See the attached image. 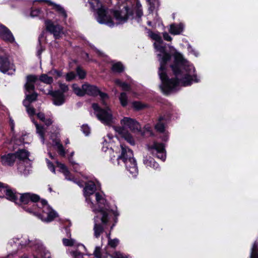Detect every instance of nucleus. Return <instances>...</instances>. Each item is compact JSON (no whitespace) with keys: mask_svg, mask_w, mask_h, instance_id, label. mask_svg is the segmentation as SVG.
Segmentation results:
<instances>
[{"mask_svg":"<svg viewBox=\"0 0 258 258\" xmlns=\"http://www.w3.org/2000/svg\"><path fill=\"white\" fill-rule=\"evenodd\" d=\"M75 77H76V75H75V73L71 72L68 73L66 75V79L67 81L69 82V81H71L73 80V79H74L75 78Z\"/></svg>","mask_w":258,"mask_h":258,"instance_id":"37998d69","label":"nucleus"},{"mask_svg":"<svg viewBox=\"0 0 258 258\" xmlns=\"http://www.w3.org/2000/svg\"><path fill=\"white\" fill-rule=\"evenodd\" d=\"M33 123L35 125L36 128V132L39 135L43 144L44 143V130L43 126L39 125L36 122L34 121V120H32Z\"/></svg>","mask_w":258,"mask_h":258,"instance_id":"c85d7f7f","label":"nucleus"},{"mask_svg":"<svg viewBox=\"0 0 258 258\" xmlns=\"http://www.w3.org/2000/svg\"><path fill=\"white\" fill-rule=\"evenodd\" d=\"M26 108V111L28 114L30 116H33L35 114V110L30 104H28V106H25Z\"/></svg>","mask_w":258,"mask_h":258,"instance_id":"ea45409f","label":"nucleus"},{"mask_svg":"<svg viewBox=\"0 0 258 258\" xmlns=\"http://www.w3.org/2000/svg\"><path fill=\"white\" fill-rule=\"evenodd\" d=\"M143 163L147 167H151L155 170L159 168V164L151 157H144Z\"/></svg>","mask_w":258,"mask_h":258,"instance_id":"6ab92c4d","label":"nucleus"},{"mask_svg":"<svg viewBox=\"0 0 258 258\" xmlns=\"http://www.w3.org/2000/svg\"><path fill=\"white\" fill-rule=\"evenodd\" d=\"M57 166L59 168L60 171L63 173L66 177V179L72 180L73 179L71 178V174L68 170L66 166L59 162H56Z\"/></svg>","mask_w":258,"mask_h":258,"instance_id":"4be33fe9","label":"nucleus"},{"mask_svg":"<svg viewBox=\"0 0 258 258\" xmlns=\"http://www.w3.org/2000/svg\"><path fill=\"white\" fill-rule=\"evenodd\" d=\"M95 196L99 209L95 211L97 215L94 218L93 231L94 236L96 238H99L104 231L109 221L108 211L103 209V206H105L106 201L102 195L99 192H96Z\"/></svg>","mask_w":258,"mask_h":258,"instance_id":"20e7f679","label":"nucleus"},{"mask_svg":"<svg viewBox=\"0 0 258 258\" xmlns=\"http://www.w3.org/2000/svg\"><path fill=\"white\" fill-rule=\"evenodd\" d=\"M146 29L148 30V33L149 37L153 40H155L156 43H163V40L159 33H154L150 30L148 29L147 28H146Z\"/></svg>","mask_w":258,"mask_h":258,"instance_id":"a878e982","label":"nucleus"},{"mask_svg":"<svg viewBox=\"0 0 258 258\" xmlns=\"http://www.w3.org/2000/svg\"><path fill=\"white\" fill-rule=\"evenodd\" d=\"M119 99L121 105L123 106H126L128 103V97L125 93L122 92L120 94Z\"/></svg>","mask_w":258,"mask_h":258,"instance_id":"72a5a7b5","label":"nucleus"},{"mask_svg":"<svg viewBox=\"0 0 258 258\" xmlns=\"http://www.w3.org/2000/svg\"><path fill=\"white\" fill-rule=\"evenodd\" d=\"M162 139L164 142H166L168 140V136L166 135V133H165V135L162 137Z\"/></svg>","mask_w":258,"mask_h":258,"instance_id":"bf43d9fd","label":"nucleus"},{"mask_svg":"<svg viewBox=\"0 0 258 258\" xmlns=\"http://www.w3.org/2000/svg\"><path fill=\"white\" fill-rule=\"evenodd\" d=\"M59 86L63 93L66 92L69 90L68 86L65 84L60 83Z\"/></svg>","mask_w":258,"mask_h":258,"instance_id":"49530a36","label":"nucleus"},{"mask_svg":"<svg viewBox=\"0 0 258 258\" xmlns=\"http://www.w3.org/2000/svg\"><path fill=\"white\" fill-rule=\"evenodd\" d=\"M250 258H258V241L254 243L250 255Z\"/></svg>","mask_w":258,"mask_h":258,"instance_id":"7c9ffc66","label":"nucleus"},{"mask_svg":"<svg viewBox=\"0 0 258 258\" xmlns=\"http://www.w3.org/2000/svg\"><path fill=\"white\" fill-rule=\"evenodd\" d=\"M37 80L38 77L35 75H30L26 77V82L24 85L25 99L23 102L24 106L37 100L38 94L34 91V84Z\"/></svg>","mask_w":258,"mask_h":258,"instance_id":"0eeeda50","label":"nucleus"},{"mask_svg":"<svg viewBox=\"0 0 258 258\" xmlns=\"http://www.w3.org/2000/svg\"><path fill=\"white\" fill-rule=\"evenodd\" d=\"M46 29L53 35L55 39H59L63 34V28L59 25H54L50 20L45 21Z\"/></svg>","mask_w":258,"mask_h":258,"instance_id":"9b49d317","label":"nucleus"},{"mask_svg":"<svg viewBox=\"0 0 258 258\" xmlns=\"http://www.w3.org/2000/svg\"><path fill=\"white\" fill-rule=\"evenodd\" d=\"M161 44L155 42L154 46L157 51L161 53L158 54L160 64L158 75L162 83V89L169 93L177 90L180 86H187L194 82H198L195 67L180 53L175 54L174 63L171 66L175 78L168 79L166 74V64L171 59V55L165 51V47L161 45Z\"/></svg>","mask_w":258,"mask_h":258,"instance_id":"f257e3e1","label":"nucleus"},{"mask_svg":"<svg viewBox=\"0 0 258 258\" xmlns=\"http://www.w3.org/2000/svg\"><path fill=\"white\" fill-rule=\"evenodd\" d=\"M136 15L137 17V22L140 23L141 20V17L143 16V11L140 8H138L136 11Z\"/></svg>","mask_w":258,"mask_h":258,"instance_id":"79ce46f5","label":"nucleus"},{"mask_svg":"<svg viewBox=\"0 0 258 258\" xmlns=\"http://www.w3.org/2000/svg\"><path fill=\"white\" fill-rule=\"evenodd\" d=\"M54 73L55 74H56L57 75V76L58 77H59L61 76V75H62V73L61 72L58 71L57 70H54Z\"/></svg>","mask_w":258,"mask_h":258,"instance_id":"13d9d810","label":"nucleus"},{"mask_svg":"<svg viewBox=\"0 0 258 258\" xmlns=\"http://www.w3.org/2000/svg\"><path fill=\"white\" fill-rule=\"evenodd\" d=\"M43 122L47 126H49L52 123V121L50 118L45 119L44 121Z\"/></svg>","mask_w":258,"mask_h":258,"instance_id":"5fc2aeb1","label":"nucleus"},{"mask_svg":"<svg viewBox=\"0 0 258 258\" xmlns=\"http://www.w3.org/2000/svg\"><path fill=\"white\" fill-rule=\"evenodd\" d=\"M96 189V185L92 181L88 182L84 188V195L86 197V200L90 204V206L93 211H95L96 209L94 208V204L90 196L95 192Z\"/></svg>","mask_w":258,"mask_h":258,"instance_id":"f8f14e48","label":"nucleus"},{"mask_svg":"<svg viewBox=\"0 0 258 258\" xmlns=\"http://www.w3.org/2000/svg\"><path fill=\"white\" fill-rule=\"evenodd\" d=\"M71 254L74 258H83L84 254L79 249L71 251Z\"/></svg>","mask_w":258,"mask_h":258,"instance_id":"58836bf2","label":"nucleus"},{"mask_svg":"<svg viewBox=\"0 0 258 258\" xmlns=\"http://www.w3.org/2000/svg\"><path fill=\"white\" fill-rule=\"evenodd\" d=\"M10 70L15 71L14 64L10 62L7 56H0V71L7 73Z\"/></svg>","mask_w":258,"mask_h":258,"instance_id":"ddd939ff","label":"nucleus"},{"mask_svg":"<svg viewBox=\"0 0 258 258\" xmlns=\"http://www.w3.org/2000/svg\"><path fill=\"white\" fill-rule=\"evenodd\" d=\"M124 11H113V15L118 24H122L126 22L128 19V9L127 7H124Z\"/></svg>","mask_w":258,"mask_h":258,"instance_id":"dca6fc26","label":"nucleus"},{"mask_svg":"<svg viewBox=\"0 0 258 258\" xmlns=\"http://www.w3.org/2000/svg\"><path fill=\"white\" fill-rule=\"evenodd\" d=\"M165 118L163 117H160L155 125V130L158 132L164 133L165 128Z\"/></svg>","mask_w":258,"mask_h":258,"instance_id":"b1692460","label":"nucleus"},{"mask_svg":"<svg viewBox=\"0 0 258 258\" xmlns=\"http://www.w3.org/2000/svg\"><path fill=\"white\" fill-rule=\"evenodd\" d=\"M77 74L80 79H83L86 77V72L81 67H78L76 69Z\"/></svg>","mask_w":258,"mask_h":258,"instance_id":"e433bc0d","label":"nucleus"},{"mask_svg":"<svg viewBox=\"0 0 258 258\" xmlns=\"http://www.w3.org/2000/svg\"><path fill=\"white\" fill-rule=\"evenodd\" d=\"M110 233L107 234V237L108 239V244L111 247L115 248L117 246L119 243V240L117 238H114L113 239H111L110 238Z\"/></svg>","mask_w":258,"mask_h":258,"instance_id":"473e14b6","label":"nucleus"},{"mask_svg":"<svg viewBox=\"0 0 258 258\" xmlns=\"http://www.w3.org/2000/svg\"><path fill=\"white\" fill-rule=\"evenodd\" d=\"M78 247L80 248V250H85L86 248L84 246V245L83 244L78 245Z\"/></svg>","mask_w":258,"mask_h":258,"instance_id":"680f3d73","label":"nucleus"},{"mask_svg":"<svg viewBox=\"0 0 258 258\" xmlns=\"http://www.w3.org/2000/svg\"><path fill=\"white\" fill-rule=\"evenodd\" d=\"M43 49H42V46L40 44L39 48L38 49L37 52V56H40V55L41 54V53L43 51Z\"/></svg>","mask_w":258,"mask_h":258,"instance_id":"6e6d98bb","label":"nucleus"},{"mask_svg":"<svg viewBox=\"0 0 258 258\" xmlns=\"http://www.w3.org/2000/svg\"><path fill=\"white\" fill-rule=\"evenodd\" d=\"M156 22H154V24H153L152 22H151V21H148L147 22V24L148 26H151L152 27H154L156 26Z\"/></svg>","mask_w":258,"mask_h":258,"instance_id":"4d7b16f0","label":"nucleus"},{"mask_svg":"<svg viewBox=\"0 0 258 258\" xmlns=\"http://www.w3.org/2000/svg\"><path fill=\"white\" fill-rule=\"evenodd\" d=\"M65 144H66V145L70 144V141H69V139H67L65 140Z\"/></svg>","mask_w":258,"mask_h":258,"instance_id":"e2e57ef3","label":"nucleus"},{"mask_svg":"<svg viewBox=\"0 0 258 258\" xmlns=\"http://www.w3.org/2000/svg\"><path fill=\"white\" fill-rule=\"evenodd\" d=\"M71 232H70V231H67V236H68V237H70V236H71Z\"/></svg>","mask_w":258,"mask_h":258,"instance_id":"69168bd1","label":"nucleus"},{"mask_svg":"<svg viewBox=\"0 0 258 258\" xmlns=\"http://www.w3.org/2000/svg\"><path fill=\"white\" fill-rule=\"evenodd\" d=\"M30 166H27L26 167H25L24 163L21 162L19 164L18 167V171L21 175H24L25 176L28 175L30 172Z\"/></svg>","mask_w":258,"mask_h":258,"instance_id":"bb28decb","label":"nucleus"},{"mask_svg":"<svg viewBox=\"0 0 258 258\" xmlns=\"http://www.w3.org/2000/svg\"><path fill=\"white\" fill-rule=\"evenodd\" d=\"M133 107L137 110H140L144 107L143 104L140 102L135 101L133 103Z\"/></svg>","mask_w":258,"mask_h":258,"instance_id":"c03bdc74","label":"nucleus"},{"mask_svg":"<svg viewBox=\"0 0 258 258\" xmlns=\"http://www.w3.org/2000/svg\"><path fill=\"white\" fill-rule=\"evenodd\" d=\"M163 36L164 40L166 41H171L172 40V37L167 32L163 33Z\"/></svg>","mask_w":258,"mask_h":258,"instance_id":"3c124183","label":"nucleus"},{"mask_svg":"<svg viewBox=\"0 0 258 258\" xmlns=\"http://www.w3.org/2000/svg\"><path fill=\"white\" fill-rule=\"evenodd\" d=\"M47 166L48 168L50 169L51 171H52L53 173H55V168L53 164L49 161L48 159H46Z\"/></svg>","mask_w":258,"mask_h":258,"instance_id":"de8ad7c7","label":"nucleus"},{"mask_svg":"<svg viewBox=\"0 0 258 258\" xmlns=\"http://www.w3.org/2000/svg\"><path fill=\"white\" fill-rule=\"evenodd\" d=\"M62 243L64 246H71L75 244V240L72 239V238H70V239L63 238L62 239Z\"/></svg>","mask_w":258,"mask_h":258,"instance_id":"4c0bfd02","label":"nucleus"},{"mask_svg":"<svg viewBox=\"0 0 258 258\" xmlns=\"http://www.w3.org/2000/svg\"><path fill=\"white\" fill-rule=\"evenodd\" d=\"M40 81L47 84H51L53 82V78L49 77L46 74H42L39 77Z\"/></svg>","mask_w":258,"mask_h":258,"instance_id":"2f4dec72","label":"nucleus"},{"mask_svg":"<svg viewBox=\"0 0 258 258\" xmlns=\"http://www.w3.org/2000/svg\"><path fill=\"white\" fill-rule=\"evenodd\" d=\"M0 37L5 41L13 43L15 38L10 30L4 25L0 24Z\"/></svg>","mask_w":258,"mask_h":258,"instance_id":"4468645a","label":"nucleus"},{"mask_svg":"<svg viewBox=\"0 0 258 258\" xmlns=\"http://www.w3.org/2000/svg\"><path fill=\"white\" fill-rule=\"evenodd\" d=\"M11 188L7 184H5L3 183L0 182V189L1 191H3L4 192L6 195V189L7 188Z\"/></svg>","mask_w":258,"mask_h":258,"instance_id":"09e8293b","label":"nucleus"},{"mask_svg":"<svg viewBox=\"0 0 258 258\" xmlns=\"http://www.w3.org/2000/svg\"><path fill=\"white\" fill-rule=\"evenodd\" d=\"M115 130L119 134L121 135L122 137L124 138V139L130 144L132 145H135L134 140L130 134L126 133L125 132H123V130L120 127H115Z\"/></svg>","mask_w":258,"mask_h":258,"instance_id":"aec40b11","label":"nucleus"},{"mask_svg":"<svg viewBox=\"0 0 258 258\" xmlns=\"http://www.w3.org/2000/svg\"><path fill=\"white\" fill-rule=\"evenodd\" d=\"M47 94L53 97V103L55 105L59 106L64 102V94L60 91H52L51 90H49Z\"/></svg>","mask_w":258,"mask_h":258,"instance_id":"2eb2a0df","label":"nucleus"},{"mask_svg":"<svg viewBox=\"0 0 258 258\" xmlns=\"http://www.w3.org/2000/svg\"><path fill=\"white\" fill-rule=\"evenodd\" d=\"M6 198L17 204L29 205L30 207H23L27 212L35 213L37 208L42 209V214L40 218L44 222H51L57 217V213L47 204L45 200H40L38 195L27 192L22 195L17 193L14 189L7 188Z\"/></svg>","mask_w":258,"mask_h":258,"instance_id":"f03ea898","label":"nucleus"},{"mask_svg":"<svg viewBox=\"0 0 258 258\" xmlns=\"http://www.w3.org/2000/svg\"><path fill=\"white\" fill-rule=\"evenodd\" d=\"M40 245V243L38 240H30L27 236L22 237L21 240L18 238H13L8 244L7 249L9 252L8 256L16 254L19 250L26 246H36L39 248Z\"/></svg>","mask_w":258,"mask_h":258,"instance_id":"423d86ee","label":"nucleus"},{"mask_svg":"<svg viewBox=\"0 0 258 258\" xmlns=\"http://www.w3.org/2000/svg\"><path fill=\"white\" fill-rule=\"evenodd\" d=\"M115 83L120 86L122 90L124 91H130V86L128 84L125 82H122L120 80L118 79H116L115 80Z\"/></svg>","mask_w":258,"mask_h":258,"instance_id":"f704fd0d","label":"nucleus"},{"mask_svg":"<svg viewBox=\"0 0 258 258\" xmlns=\"http://www.w3.org/2000/svg\"><path fill=\"white\" fill-rule=\"evenodd\" d=\"M74 170L75 172L78 171L79 166L77 164H73Z\"/></svg>","mask_w":258,"mask_h":258,"instance_id":"052dcab7","label":"nucleus"},{"mask_svg":"<svg viewBox=\"0 0 258 258\" xmlns=\"http://www.w3.org/2000/svg\"><path fill=\"white\" fill-rule=\"evenodd\" d=\"M147 148L153 156H156L163 161L165 160L166 155L163 144L154 142L152 144L148 145Z\"/></svg>","mask_w":258,"mask_h":258,"instance_id":"1a4fd4ad","label":"nucleus"},{"mask_svg":"<svg viewBox=\"0 0 258 258\" xmlns=\"http://www.w3.org/2000/svg\"><path fill=\"white\" fill-rule=\"evenodd\" d=\"M49 155L51 159H53V156L52 155V154H51V153H49Z\"/></svg>","mask_w":258,"mask_h":258,"instance_id":"338daca9","label":"nucleus"},{"mask_svg":"<svg viewBox=\"0 0 258 258\" xmlns=\"http://www.w3.org/2000/svg\"><path fill=\"white\" fill-rule=\"evenodd\" d=\"M82 89L84 90V95L87 94L90 96H96L99 95L102 103L105 106L104 108H101L97 103L92 104V108L96 116L102 123L109 125L112 123V114L109 108L106 106V101L108 99V96L106 93L100 91L96 86L88 84L82 85Z\"/></svg>","mask_w":258,"mask_h":258,"instance_id":"7ed1b4c3","label":"nucleus"},{"mask_svg":"<svg viewBox=\"0 0 258 258\" xmlns=\"http://www.w3.org/2000/svg\"><path fill=\"white\" fill-rule=\"evenodd\" d=\"M124 68L120 62H117L112 64L111 70L114 73H120L124 71Z\"/></svg>","mask_w":258,"mask_h":258,"instance_id":"c756f323","label":"nucleus"},{"mask_svg":"<svg viewBox=\"0 0 258 258\" xmlns=\"http://www.w3.org/2000/svg\"><path fill=\"white\" fill-rule=\"evenodd\" d=\"M40 1H45L49 3V5L54 6V9L60 13L66 19L67 17V14L64 9L60 5L53 3L49 0H40Z\"/></svg>","mask_w":258,"mask_h":258,"instance_id":"393cba45","label":"nucleus"},{"mask_svg":"<svg viewBox=\"0 0 258 258\" xmlns=\"http://www.w3.org/2000/svg\"><path fill=\"white\" fill-rule=\"evenodd\" d=\"M112 258H128L127 256L119 251L114 252L112 255Z\"/></svg>","mask_w":258,"mask_h":258,"instance_id":"a19ab883","label":"nucleus"},{"mask_svg":"<svg viewBox=\"0 0 258 258\" xmlns=\"http://www.w3.org/2000/svg\"><path fill=\"white\" fill-rule=\"evenodd\" d=\"M1 163L4 166H12L16 159L15 153H9L2 155L1 157Z\"/></svg>","mask_w":258,"mask_h":258,"instance_id":"f3484780","label":"nucleus"},{"mask_svg":"<svg viewBox=\"0 0 258 258\" xmlns=\"http://www.w3.org/2000/svg\"><path fill=\"white\" fill-rule=\"evenodd\" d=\"M115 130L119 134L121 135L122 137L124 138V139L130 144L132 145H135L134 140L130 134L126 133L125 132H123V130L120 127H115Z\"/></svg>","mask_w":258,"mask_h":258,"instance_id":"412c9836","label":"nucleus"},{"mask_svg":"<svg viewBox=\"0 0 258 258\" xmlns=\"http://www.w3.org/2000/svg\"><path fill=\"white\" fill-rule=\"evenodd\" d=\"M72 88L75 93L80 96H83L84 95V90L82 88H80L77 84H73Z\"/></svg>","mask_w":258,"mask_h":258,"instance_id":"c9c22d12","label":"nucleus"},{"mask_svg":"<svg viewBox=\"0 0 258 258\" xmlns=\"http://www.w3.org/2000/svg\"><path fill=\"white\" fill-rule=\"evenodd\" d=\"M48 189L50 192H51L52 191V188L50 187H49Z\"/></svg>","mask_w":258,"mask_h":258,"instance_id":"774afa93","label":"nucleus"},{"mask_svg":"<svg viewBox=\"0 0 258 258\" xmlns=\"http://www.w3.org/2000/svg\"><path fill=\"white\" fill-rule=\"evenodd\" d=\"M121 124L122 129L123 130V132H125V130L129 129L130 131L136 132L141 131V125L135 119L130 117H124L120 121Z\"/></svg>","mask_w":258,"mask_h":258,"instance_id":"9d476101","label":"nucleus"},{"mask_svg":"<svg viewBox=\"0 0 258 258\" xmlns=\"http://www.w3.org/2000/svg\"><path fill=\"white\" fill-rule=\"evenodd\" d=\"M145 130L146 132L149 134V135H152V128L149 125L145 126Z\"/></svg>","mask_w":258,"mask_h":258,"instance_id":"603ef678","label":"nucleus"},{"mask_svg":"<svg viewBox=\"0 0 258 258\" xmlns=\"http://www.w3.org/2000/svg\"><path fill=\"white\" fill-rule=\"evenodd\" d=\"M16 158H18L20 160H24L27 159L29 155V153L24 149L18 150L16 153Z\"/></svg>","mask_w":258,"mask_h":258,"instance_id":"cd10ccee","label":"nucleus"},{"mask_svg":"<svg viewBox=\"0 0 258 258\" xmlns=\"http://www.w3.org/2000/svg\"><path fill=\"white\" fill-rule=\"evenodd\" d=\"M53 146H56L58 154L62 156H65L66 152L62 145L60 143V140L58 138L52 139Z\"/></svg>","mask_w":258,"mask_h":258,"instance_id":"5701e85b","label":"nucleus"},{"mask_svg":"<svg viewBox=\"0 0 258 258\" xmlns=\"http://www.w3.org/2000/svg\"><path fill=\"white\" fill-rule=\"evenodd\" d=\"M89 4L94 10L97 11L96 19L100 24H106L110 27L114 26L111 17L108 15V11L102 6L99 0H90Z\"/></svg>","mask_w":258,"mask_h":258,"instance_id":"6e6552de","label":"nucleus"},{"mask_svg":"<svg viewBox=\"0 0 258 258\" xmlns=\"http://www.w3.org/2000/svg\"><path fill=\"white\" fill-rule=\"evenodd\" d=\"M82 130L84 134L88 136L90 134V128L87 125H83L82 126Z\"/></svg>","mask_w":258,"mask_h":258,"instance_id":"a18cd8bd","label":"nucleus"},{"mask_svg":"<svg viewBox=\"0 0 258 258\" xmlns=\"http://www.w3.org/2000/svg\"><path fill=\"white\" fill-rule=\"evenodd\" d=\"M121 154L116 159L118 165L122 162L126 169L133 175L136 176L138 173V169L136 160L134 158L133 151L128 148L121 145Z\"/></svg>","mask_w":258,"mask_h":258,"instance_id":"39448f33","label":"nucleus"},{"mask_svg":"<svg viewBox=\"0 0 258 258\" xmlns=\"http://www.w3.org/2000/svg\"><path fill=\"white\" fill-rule=\"evenodd\" d=\"M37 116L38 118L41 120L42 121H44V119H45V115L42 112H39L37 113Z\"/></svg>","mask_w":258,"mask_h":258,"instance_id":"864d4df0","label":"nucleus"},{"mask_svg":"<svg viewBox=\"0 0 258 258\" xmlns=\"http://www.w3.org/2000/svg\"><path fill=\"white\" fill-rule=\"evenodd\" d=\"M40 13V10L39 9H35L31 11L30 15L32 17H34L38 16Z\"/></svg>","mask_w":258,"mask_h":258,"instance_id":"8fccbe9b","label":"nucleus"},{"mask_svg":"<svg viewBox=\"0 0 258 258\" xmlns=\"http://www.w3.org/2000/svg\"><path fill=\"white\" fill-rule=\"evenodd\" d=\"M43 34H44V32H43L42 33V34L40 35V36L39 37V41H40V39L43 37Z\"/></svg>","mask_w":258,"mask_h":258,"instance_id":"0e129e2a","label":"nucleus"},{"mask_svg":"<svg viewBox=\"0 0 258 258\" xmlns=\"http://www.w3.org/2000/svg\"><path fill=\"white\" fill-rule=\"evenodd\" d=\"M184 25L182 23L172 24L170 25L169 32L172 35H179L182 33Z\"/></svg>","mask_w":258,"mask_h":258,"instance_id":"a211bd4d","label":"nucleus"}]
</instances>
